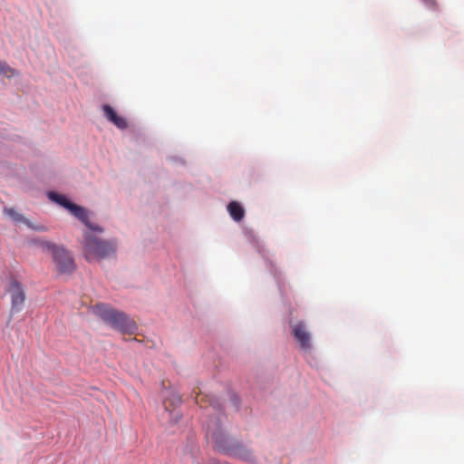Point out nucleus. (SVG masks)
I'll list each match as a JSON object with an SVG mask.
<instances>
[{"instance_id": "1", "label": "nucleus", "mask_w": 464, "mask_h": 464, "mask_svg": "<svg viewBox=\"0 0 464 464\" xmlns=\"http://www.w3.org/2000/svg\"><path fill=\"white\" fill-rule=\"evenodd\" d=\"M92 310L106 324L121 334H131L137 330V324L132 319L108 304L98 303L92 307Z\"/></svg>"}, {"instance_id": "2", "label": "nucleus", "mask_w": 464, "mask_h": 464, "mask_svg": "<svg viewBox=\"0 0 464 464\" xmlns=\"http://www.w3.org/2000/svg\"><path fill=\"white\" fill-rule=\"evenodd\" d=\"M114 252L113 243L101 240L90 233L84 235L83 253L88 261L110 257Z\"/></svg>"}, {"instance_id": "3", "label": "nucleus", "mask_w": 464, "mask_h": 464, "mask_svg": "<svg viewBox=\"0 0 464 464\" xmlns=\"http://www.w3.org/2000/svg\"><path fill=\"white\" fill-rule=\"evenodd\" d=\"M48 198L52 201L59 204L60 206H63V208L68 209L75 218L80 219L90 229H92L93 231L102 232V227H100L99 226H96V225H92L89 221V214H88V211L84 208L70 202L66 198L65 196L58 194L53 191L48 192Z\"/></svg>"}, {"instance_id": "4", "label": "nucleus", "mask_w": 464, "mask_h": 464, "mask_svg": "<svg viewBox=\"0 0 464 464\" xmlns=\"http://www.w3.org/2000/svg\"><path fill=\"white\" fill-rule=\"evenodd\" d=\"M53 260L60 274H71L75 269L74 260L71 253L63 247L54 250Z\"/></svg>"}, {"instance_id": "5", "label": "nucleus", "mask_w": 464, "mask_h": 464, "mask_svg": "<svg viewBox=\"0 0 464 464\" xmlns=\"http://www.w3.org/2000/svg\"><path fill=\"white\" fill-rule=\"evenodd\" d=\"M7 291L11 297V311L19 312L25 301L24 286L16 279L12 278Z\"/></svg>"}, {"instance_id": "6", "label": "nucleus", "mask_w": 464, "mask_h": 464, "mask_svg": "<svg viewBox=\"0 0 464 464\" xmlns=\"http://www.w3.org/2000/svg\"><path fill=\"white\" fill-rule=\"evenodd\" d=\"M292 334L302 350L309 351L312 348L310 333L303 322L292 325Z\"/></svg>"}, {"instance_id": "7", "label": "nucleus", "mask_w": 464, "mask_h": 464, "mask_svg": "<svg viewBox=\"0 0 464 464\" xmlns=\"http://www.w3.org/2000/svg\"><path fill=\"white\" fill-rule=\"evenodd\" d=\"M207 437L213 440L216 448L223 452H229L230 448L227 439L224 432L220 430H212L210 426L208 427Z\"/></svg>"}, {"instance_id": "8", "label": "nucleus", "mask_w": 464, "mask_h": 464, "mask_svg": "<svg viewBox=\"0 0 464 464\" xmlns=\"http://www.w3.org/2000/svg\"><path fill=\"white\" fill-rule=\"evenodd\" d=\"M102 111L106 119L113 123L117 128L125 130L128 127L127 121L117 114V112L108 104L102 106Z\"/></svg>"}, {"instance_id": "9", "label": "nucleus", "mask_w": 464, "mask_h": 464, "mask_svg": "<svg viewBox=\"0 0 464 464\" xmlns=\"http://www.w3.org/2000/svg\"><path fill=\"white\" fill-rule=\"evenodd\" d=\"M227 211L235 221H241L245 217L243 207L237 201H232L227 205Z\"/></svg>"}, {"instance_id": "10", "label": "nucleus", "mask_w": 464, "mask_h": 464, "mask_svg": "<svg viewBox=\"0 0 464 464\" xmlns=\"http://www.w3.org/2000/svg\"><path fill=\"white\" fill-rule=\"evenodd\" d=\"M181 403V397L175 392H169V396H165L163 405L167 411L169 407L176 408Z\"/></svg>"}, {"instance_id": "11", "label": "nucleus", "mask_w": 464, "mask_h": 464, "mask_svg": "<svg viewBox=\"0 0 464 464\" xmlns=\"http://www.w3.org/2000/svg\"><path fill=\"white\" fill-rule=\"evenodd\" d=\"M37 245L40 248H42L44 251L50 252L52 256L53 255L54 250L59 249L61 246H57L52 242L46 241V240H40L37 241Z\"/></svg>"}, {"instance_id": "12", "label": "nucleus", "mask_w": 464, "mask_h": 464, "mask_svg": "<svg viewBox=\"0 0 464 464\" xmlns=\"http://www.w3.org/2000/svg\"><path fill=\"white\" fill-rule=\"evenodd\" d=\"M14 70L12 69L8 64L0 61V75L10 78L14 75Z\"/></svg>"}, {"instance_id": "13", "label": "nucleus", "mask_w": 464, "mask_h": 464, "mask_svg": "<svg viewBox=\"0 0 464 464\" xmlns=\"http://www.w3.org/2000/svg\"><path fill=\"white\" fill-rule=\"evenodd\" d=\"M5 212L15 220H21L22 216L17 214L13 208H5Z\"/></svg>"}, {"instance_id": "14", "label": "nucleus", "mask_w": 464, "mask_h": 464, "mask_svg": "<svg viewBox=\"0 0 464 464\" xmlns=\"http://www.w3.org/2000/svg\"><path fill=\"white\" fill-rule=\"evenodd\" d=\"M423 2L430 7L434 8L436 7L437 4L435 0H423Z\"/></svg>"}, {"instance_id": "15", "label": "nucleus", "mask_w": 464, "mask_h": 464, "mask_svg": "<svg viewBox=\"0 0 464 464\" xmlns=\"http://www.w3.org/2000/svg\"><path fill=\"white\" fill-rule=\"evenodd\" d=\"M196 403H199L198 397L196 398Z\"/></svg>"}]
</instances>
